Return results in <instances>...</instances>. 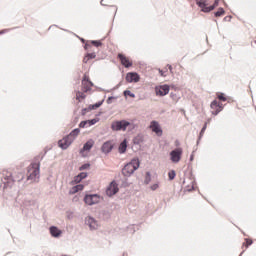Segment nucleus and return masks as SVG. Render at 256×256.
<instances>
[{
  "label": "nucleus",
  "mask_w": 256,
  "mask_h": 256,
  "mask_svg": "<svg viewBox=\"0 0 256 256\" xmlns=\"http://www.w3.org/2000/svg\"><path fill=\"white\" fill-rule=\"evenodd\" d=\"M196 5L200 7L203 13H211L219 5V0H215L212 5L209 3V0H196Z\"/></svg>",
  "instance_id": "3"
},
{
  "label": "nucleus",
  "mask_w": 256,
  "mask_h": 256,
  "mask_svg": "<svg viewBox=\"0 0 256 256\" xmlns=\"http://www.w3.org/2000/svg\"><path fill=\"white\" fill-rule=\"evenodd\" d=\"M206 129H207V123H205V125L203 126V128L200 132V135H203V133H205Z\"/></svg>",
  "instance_id": "36"
},
{
  "label": "nucleus",
  "mask_w": 256,
  "mask_h": 256,
  "mask_svg": "<svg viewBox=\"0 0 256 256\" xmlns=\"http://www.w3.org/2000/svg\"><path fill=\"white\" fill-rule=\"evenodd\" d=\"M124 95H125V96L128 95V97H132V98L135 97V94L131 93V91H129V90L124 91Z\"/></svg>",
  "instance_id": "31"
},
{
  "label": "nucleus",
  "mask_w": 256,
  "mask_h": 256,
  "mask_svg": "<svg viewBox=\"0 0 256 256\" xmlns=\"http://www.w3.org/2000/svg\"><path fill=\"white\" fill-rule=\"evenodd\" d=\"M112 149H113V144H111V142H105L102 145V152L103 153H111Z\"/></svg>",
  "instance_id": "20"
},
{
  "label": "nucleus",
  "mask_w": 256,
  "mask_h": 256,
  "mask_svg": "<svg viewBox=\"0 0 256 256\" xmlns=\"http://www.w3.org/2000/svg\"><path fill=\"white\" fill-rule=\"evenodd\" d=\"M99 201H101V197H99L97 194L86 195L84 197V203H86V205H97Z\"/></svg>",
  "instance_id": "9"
},
{
  "label": "nucleus",
  "mask_w": 256,
  "mask_h": 256,
  "mask_svg": "<svg viewBox=\"0 0 256 256\" xmlns=\"http://www.w3.org/2000/svg\"><path fill=\"white\" fill-rule=\"evenodd\" d=\"M253 245V240L246 238L245 242L243 243V246L247 249V247Z\"/></svg>",
  "instance_id": "26"
},
{
  "label": "nucleus",
  "mask_w": 256,
  "mask_h": 256,
  "mask_svg": "<svg viewBox=\"0 0 256 256\" xmlns=\"http://www.w3.org/2000/svg\"><path fill=\"white\" fill-rule=\"evenodd\" d=\"M91 59L89 58L88 55H86L84 58H83V63H89Z\"/></svg>",
  "instance_id": "34"
},
{
  "label": "nucleus",
  "mask_w": 256,
  "mask_h": 256,
  "mask_svg": "<svg viewBox=\"0 0 256 256\" xmlns=\"http://www.w3.org/2000/svg\"><path fill=\"white\" fill-rule=\"evenodd\" d=\"M91 45H93L94 47H101V45H103V43H101V41H99V40H92L85 44L84 49H89V47H91Z\"/></svg>",
  "instance_id": "19"
},
{
  "label": "nucleus",
  "mask_w": 256,
  "mask_h": 256,
  "mask_svg": "<svg viewBox=\"0 0 256 256\" xmlns=\"http://www.w3.org/2000/svg\"><path fill=\"white\" fill-rule=\"evenodd\" d=\"M150 129L153 131V133H156L158 137H161V135H163V130L161 129V126L157 121H152L150 123Z\"/></svg>",
  "instance_id": "14"
},
{
  "label": "nucleus",
  "mask_w": 256,
  "mask_h": 256,
  "mask_svg": "<svg viewBox=\"0 0 256 256\" xmlns=\"http://www.w3.org/2000/svg\"><path fill=\"white\" fill-rule=\"evenodd\" d=\"M117 193H119V185L117 182L112 181L106 189V195L113 197V195H117Z\"/></svg>",
  "instance_id": "7"
},
{
  "label": "nucleus",
  "mask_w": 256,
  "mask_h": 256,
  "mask_svg": "<svg viewBox=\"0 0 256 256\" xmlns=\"http://www.w3.org/2000/svg\"><path fill=\"white\" fill-rule=\"evenodd\" d=\"M11 181H13V178H11V176H10V178H8V181L6 182V183H11Z\"/></svg>",
  "instance_id": "38"
},
{
  "label": "nucleus",
  "mask_w": 256,
  "mask_h": 256,
  "mask_svg": "<svg viewBox=\"0 0 256 256\" xmlns=\"http://www.w3.org/2000/svg\"><path fill=\"white\" fill-rule=\"evenodd\" d=\"M169 70L172 71L173 67L171 65L168 66Z\"/></svg>",
  "instance_id": "39"
},
{
  "label": "nucleus",
  "mask_w": 256,
  "mask_h": 256,
  "mask_svg": "<svg viewBox=\"0 0 256 256\" xmlns=\"http://www.w3.org/2000/svg\"><path fill=\"white\" fill-rule=\"evenodd\" d=\"M146 175L148 178H146L145 183L146 185H149V182L151 181V173L147 172Z\"/></svg>",
  "instance_id": "32"
},
{
  "label": "nucleus",
  "mask_w": 256,
  "mask_h": 256,
  "mask_svg": "<svg viewBox=\"0 0 256 256\" xmlns=\"http://www.w3.org/2000/svg\"><path fill=\"white\" fill-rule=\"evenodd\" d=\"M98 122H99V119H97V118L92 119V120L82 121V122H80L79 127L81 129H85V127H91L92 125H95V123H98Z\"/></svg>",
  "instance_id": "15"
},
{
  "label": "nucleus",
  "mask_w": 256,
  "mask_h": 256,
  "mask_svg": "<svg viewBox=\"0 0 256 256\" xmlns=\"http://www.w3.org/2000/svg\"><path fill=\"white\" fill-rule=\"evenodd\" d=\"M176 173H175V170H171L169 173H168V177L170 179V181H173V179H175L176 177Z\"/></svg>",
  "instance_id": "28"
},
{
  "label": "nucleus",
  "mask_w": 256,
  "mask_h": 256,
  "mask_svg": "<svg viewBox=\"0 0 256 256\" xmlns=\"http://www.w3.org/2000/svg\"><path fill=\"white\" fill-rule=\"evenodd\" d=\"M183 155V148H176L170 152V159L172 163H179Z\"/></svg>",
  "instance_id": "6"
},
{
  "label": "nucleus",
  "mask_w": 256,
  "mask_h": 256,
  "mask_svg": "<svg viewBox=\"0 0 256 256\" xmlns=\"http://www.w3.org/2000/svg\"><path fill=\"white\" fill-rule=\"evenodd\" d=\"M50 233H51L52 237H59V235H61V230H59L55 226H52V227H50Z\"/></svg>",
  "instance_id": "22"
},
{
  "label": "nucleus",
  "mask_w": 256,
  "mask_h": 256,
  "mask_svg": "<svg viewBox=\"0 0 256 256\" xmlns=\"http://www.w3.org/2000/svg\"><path fill=\"white\" fill-rule=\"evenodd\" d=\"M92 87H93V82L89 80V76L84 75L82 80V91H84V93H87V91H91Z\"/></svg>",
  "instance_id": "12"
},
{
  "label": "nucleus",
  "mask_w": 256,
  "mask_h": 256,
  "mask_svg": "<svg viewBox=\"0 0 256 256\" xmlns=\"http://www.w3.org/2000/svg\"><path fill=\"white\" fill-rule=\"evenodd\" d=\"M159 73H160L161 77H167V74H165V72H163V70H159Z\"/></svg>",
  "instance_id": "37"
},
{
  "label": "nucleus",
  "mask_w": 256,
  "mask_h": 256,
  "mask_svg": "<svg viewBox=\"0 0 256 256\" xmlns=\"http://www.w3.org/2000/svg\"><path fill=\"white\" fill-rule=\"evenodd\" d=\"M218 99L220 101H227V98L225 97V94H223V93L218 94Z\"/></svg>",
  "instance_id": "30"
},
{
  "label": "nucleus",
  "mask_w": 256,
  "mask_h": 256,
  "mask_svg": "<svg viewBox=\"0 0 256 256\" xmlns=\"http://www.w3.org/2000/svg\"><path fill=\"white\" fill-rule=\"evenodd\" d=\"M87 55H88V58H90V59H95V57H97V55H95V53H89Z\"/></svg>",
  "instance_id": "35"
},
{
  "label": "nucleus",
  "mask_w": 256,
  "mask_h": 256,
  "mask_svg": "<svg viewBox=\"0 0 256 256\" xmlns=\"http://www.w3.org/2000/svg\"><path fill=\"white\" fill-rule=\"evenodd\" d=\"M170 87L167 84L156 86L155 87V93L159 97H165V95H169Z\"/></svg>",
  "instance_id": "8"
},
{
  "label": "nucleus",
  "mask_w": 256,
  "mask_h": 256,
  "mask_svg": "<svg viewBox=\"0 0 256 256\" xmlns=\"http://www.w3.org/2000/svg\"><path fill=\"white\" fill-rule=\"evenodd\" d=\"M79 133H81L79 128L74 129L72 132H70L68 136L64 137L62 140H59V147L61 149H67L71 145V143H73L75 139H77Z\"/></svg>",
  "instance_id": "1"
},
{
  "label": "nucleus",
  "mask_w": 256,
  "mask_h": 256,
  "mask_svg": "<svg viewBox=\"0 0 256 256\" xmlns=\"http://www.w3.org/2000/svg\"><path fill=\"white\" fill-rule=\"evenodd\" d=\"M86 177L87 173L81 172L80 174L74 177L73 183H81V181H83V179H85Z\"/></svg>",
  "instance_id": "21"
},
{
  "label": "nucleus",
  "mask_w": 256,
  "mask_h": 256,
  "mask_svg": "<svg viewBox=\"0 0 256 256\" xmlns=\"http://www.w3.org/2000/svg\"><path fill=\"white\" fill-rule=\"evenodd\" d=\"M39 167L40 164L37 162L32 163L28 167V179H35L36 177H39Z\"/></svg>",
  "instance_id": "5"
},
{
  "label": "nucleus",
  "mask_w": 256,
  "mask_h": 256,
  "mask_svg": "<svg viewBox=\"0 0 256 256\" xmlns=\"http://www.w3.org/2000/svg\"><path fill=\"white\" fill-rule=\"evenodd\" d=\"M93 145H95V141H93V139L88 140L84 144L83 149L80 151V153H85V151H91V149H93Z\"/></svg>",
  "instance_id": "16"
},
{
  "label": "nucleus",
  "mask_w": 256,
  "mask_h": 256,
  "mask_svg": "<svg viewBox=\"0 0 256 256\" xmlns=\"http://www.w3.org/2000/svg\"><path fill=\"white\" fill-rule=\"evenodd\" d=\"M151 191H157L159 189V183L152 184L150 186Z\"/></svg>",
  "instance_id": "29"
},
{
  "label": "nucleus",
  "mask_w": 256,
  "mask_h": 256,
  "mask_svg": "<svg viewBox=\"0 0 256 256\" xmlns=\"http://www.w3.org/2000/svg\"><path fill=\"white\" fill-rule=\"evenodd\" d=\"M127 83H139L141 81V77L137 72H128L126 74Z\"/></svg>",
  "instance_id": "10"
},
{
  "label": "nucleus",
  "mask_w": 256,
  "mask_h": 256,
  "mask_svg": "<svg viewBox=\"0 0 256 256\" xmlns=\"http://www.w3.org/2000/svg\"><path fill=\"white\" fill-rule=\"evenodd\" d=\"M83 189H85V186L83 184H78L70 189L69 194L75 195V193H79V191H83Z\"/></svg>",
  "instance_id": "17"
},
{
  "label": "nucleus",
  "mask_w": 256,
  "mask_h": 256,
  "mask_svg": "<svg viewBox=\"0 0 256 256\" xmlns=\"http://www.w3.org/2000/svg\"><path fill=\"white\" fill-rule=\"evenodd\" d=\"M215 17H223L225 15V10L223 8H219L217 12L214 13Z\"/></svg>",
  "instance_id": "25"
},
{
  "label": "nucleus",
  "mask_w": 256,
  "mask_h": 256,
  "mask_svg": "<svg viewBox=\"0 0 256 256\" xmlns=\"http://www.w3.org/2000/svg\"><path fill=\"white\" fill-rule=\"evenodd\" d=\"M139 159H132L130 163L126 164L122 169V174L124 177H131L137 169H139Z\"/></svg>",
  "instance_id": "2"
},
{
  "label": "nucleus",
  "mask_w": 256,
  "mask_h": 256,
  "mask_svg": "<svg viewBox=\"0 0 256 256\" xmlns=\"http://www.w3.org/2000/svg\"><path fill=\"white\" fill-rule=\"evenodd\" d=\"M5 33V30L0 31V35H3Z\"/></svg>",
  "instance_id": "40"
},
{
  "label": "nucleus",
  "mask_w": 256,
  "mask_h": 256,
  "mask_svg": "<svg viewBox=\"0 0 256 256\" xmlns=\"http://www.w3.org/2000/svg\"><path fill=\"white\" fill-rule=\"evenodd\" d=\"M85 93H83V92H77V94H76V99L78 100V101H81V99H85Z\"/></svg>",
  "instance_id": "27"
},
{
  "label": "nucleus",
  "mask_w": 256,
  "mask_h": 256,
  "mask_svg": "<svg viewBox=\"0 0 256 256\" xmlns=\"http://www.w3.org/2000/svg\"><path fill=\"white\" fill-rule=\"evenodd\" d=\"M90 165L89 164H84L80 167V171H85V169H89Z\"/></svg>",
  "instance_id": "33"
},
{
  "label": "nucleus",
  "mask_w": 256,
  "mask_h": 256,
  "mask_svg": "<svg viewBox=\"0 0 256 256\" xmlns=\"http://www.w3.org/2000/svg\"><path fill=\"white\" fill-rule=\"evenodd\" d=\"M86 223L90 227V229H97V227H99V225L97 224V221L91 217H88L86 219Z\"/></svg>",
  "instance_id": "18"
},
{
  "label": "nucleus",
  "mask_w": 256,
  "mask_h": 256,
  "mask_svg": "<svg viewBox=\"0 0 256 256\" xmlns=\"http://www.w3.org/2000/svg\"><path fill=\"white\" fill-rule=\"evenodd\" d=\"M118 151H119V153H125V152L127 151V140H124V141L120 144V146H119V148H118Z\"/></svg>",
  "instance_id": "23"
},
{
  "label": "nucleus",
  "mask_w": 256,
  "mask_h": 256,
  "mask_svg": "<svg viewBox=\"0 0 256 256\" xmlns=\"http://www.w3.org/2000/svg\"><path fill=\"white\" fill-rule=\"evenodd\" d=\"M101 105H103V102H97L96 104L90 105L88 107V110L93 111V109H99V107H101Z\"/></svg>",
  "instance_id": "24"
},
{
  "label": "nucleus",
  "mask_w": 256,
  "mask_h": 256,
  "mask_svg": "<svg viewBox=\"0 0 256 256\" xmlns=\"http://www.w3.org/2000/svg\"><path fill=\"white\" fill-rule=\"evenodd\" d=\"M131 125L127 120L115 121L111 125L112 131H127V127Z\"/></svg>",
  "instance_id": "4"
},
{
  "label": "nucleus",
  "mask_w": 256,
  "mask_h": 256,
  "mask_svg": "<svg viewBox=\"0 0 256 256\" xmlns=\"http://www.w3.org/2000/svg\"><path fill=\"white\" fill-rule=\"evenodd\" d=\"M118 59H120L121 65L126 68L133 67V62L129 57L125 56L124 54H118Z\"/></svg>",
  "instance_id": "13"
},
{
  "label": "nucleus",
  "mask_w": 256,
  "mask_h": 256,
  "mask_svg": "<svg viewBox=\"0 0 256 256\" xmlns=\"http://www.w3.org/2000/svg\"><path fill=\"white\" fill-rule=\"evenodd\" d=\"M210 107L212 109V115H219L223 111V104L217 100L212 101Z\"/></svg>",
  "instance_id": "11"
}]
</instances>
